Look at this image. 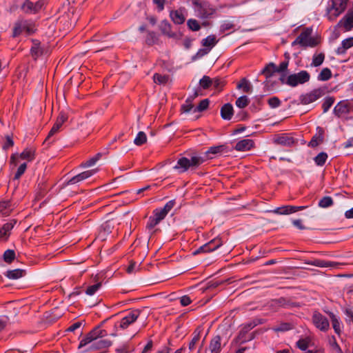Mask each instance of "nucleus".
Segmentation results:
<instances>
[{"label": "nucleus", "mask_w": 353, "mask_h": 353, "mask_svg": "<svg viewBox=\"0 0 353 353\" xmlns=\"http://www.w3.org/2000/svg\"><path fill=\"white\" fill-rule=\"evenodd\" d=\"M226 152V146L224 145H220L216 146L210 147L208 150L206 152V154L209 158L212 159L214 157L212 155L221 154L223 152Z\"/></svg>", "instance_id": "26"}, {"label": "nucleus", "mask_w": 353, "mask_h": 353, "mask_svg": "<svg viewBox=\"0 0 353 353\" xmlns=\"http://www.w3.org/2000/svg\"><path fill=\"white\" fill-rule=\"evenodd\" d=\"M268 105L271 108H278L281 105L280 99L276 97H272L268 100Z\"/></svg>", "instance_id": "54"}, {"label": "nucleus", "mask_w": 353, "mask_h": 353, "mask_svg": "<svg viewBox=\"0 0 353 353\" xmlns=\"http://www.w3.org/2000/svg\"><path fill=\"white\" fill-rule=\"evenodd\" d=\"M217 41H218L216 40V36L214 34H210L201 41V44L205 48H209L210 50H211L212 48L217 43Z\"/></svg>", "instance_id": "29"}, {"label": "nucleus", "mask_w": 353, "mask_h": 353, "mask_svg": "<svg viewBox=\"0 0 353 353\" xmlns=\"http://www.w3.org/2000/svg\"><path fill=\"white\" fill-rule=\"evenodd\" d=\"M20 157L21 159H25L28 161H31L34 158V152L31 149L24 150L19 155L17 153L12 154L10 157V163L13 165H17V159Z\"/></svg>", "instance_id": "12"}, {"label": "nucleus", "mask_w": 353, "mask_h": 353, "mask_svg": "<svg viewBox=\"0 0 353 353\" xmlns=\"http://www.w3.org/2000/svg\"><path fill=\"white\" fill-rule=\"evenodd\" d=\"M199 83L203 89H207L212 84V81L209 77L203 76L202 79H200Z\"/></svg>", "instance_id": "51"}, {"label": "nucleus", "mask_w": 353, "mask_h": 353, "mask_svg": "<svg viewBox=\"0 0 353 353\" xmlns=\"http://www.w3.org/2000/svg\"><path fill=\"white\" fill-rule=\"evenodd\" d=\"M327 157V153L321 152L314 158V161L316 165L323 166L325 165Z\"/></svg>", "instance_id": "34"}, {"label": "nucleus", "mask_w": 353, "mask_h": 353, "mask_svg": "<svg viewBox=\"0 0 353 353\" xmlns=\"http://www.w3.org/2000/svg\"><path fill=\"white\" fill-rule=\"evenodd\" d=\"M26 274V271L22 269H15V270H8L5 276L8 278L9 279H18L23 276H24Z\"/></svg>", "instance_id": "25"}, {"label": "nucleus", "mask_w": 353, "mask_h": 353, "mask_svg": "<svg viewBox=\"0 0 353 353\" xmlns=\"http://www.w3.org/2000/svg\"><path fill=\"white\" fill-rule=\"evenodd\" d=\"M169 79V76L165 74L155 73L153 75V81L158 85H165L168 82Z\"/></svg>", "instance_id": "32"}, {"label": "nucleus", "mask_w": 353, "mask_h": 353, "mask_svg": "<svg viewBox=\"0 0 353 353\" xmlns=\"http://www.w3.org/2000/svg\"><path fill=\"white\" fill-rule=\"evenodd\" d=\"M209 105V100L208 99L201 101L198 106L194 108V112H202L208 108Z\"/></svg>", "instance_id": "50"}, {"label": "nucleus", "mask_w": 353, "mask_h": 353, "mask_svg": "<svg viewBox=\"0 0 353 353\" xmlns=\"http://www.w3.org/2000/svg\"><path fill=\"white\" fill-rule=\"evenodd\" d=\"M96 172H97L96 170H90L83 172L79 174H77L76 176H73L72 178H71L68 181V184L73 185V184H76L79 182H81V181L92 176V175H94L96 173Z\"/></svg>", "instance_id": "15"}, {"label": "nucleus", "mask_w": 353, "mask_h": 353, "mask_svg": "<svg viewBox=\"0 0 353 353\" xmlns=\"http://www.w3.org/2000/svg\"><path fill=\"white\" fill-rule=\"evenodd\" d=\"M254 143L253 140L250 139H244L239 141L236 143L234 149L240 152L248 151L254 147Z\"/></svg>", "instance_id": "16"}, {"label": "nucleus", "mask_w": 353, "mask_h": 353, "mask_svg": "<svg viewBox=\"0 0 353 353\" xmlns=\"http://www.w3.org/2000/svg\"><path fill=\"white\" fill-rule=\"evenodd\" d=\"M347 0H330L331 4H329L327 8V14L330 20L335 19L346 8Z\"/></svg>", "instance_id": "3"}, {"label": "nucleus", "mask_w": 353, "mask_h": 353, "mask_svg": "<svg viewBox=\"0 0 353 353\" xmlns=\"http://www.w3.org/2000/svg\"><path fill=\"white\" fill-rule=\"evenodd\" d=\"M288 64H289L288 61H282L278 67L276 65V72H285L288 69Z\"/></svg>", "instance_id": "63"}, {"label": "nucleus", "mask_w": 353, "mask_h": 353, "mask_svg": "<svg viewBox=\"0 0 353 353\" xmlns=\"http://www.w3.org/2000/svg\"><path fill=\"white\" fill-rule=\"evenodd\" d=\"M348 112L347 105L342 102L338 103L333 110L334 114L338 117H340L342 114H346Z\"/></svg>", "instance_id": "30"}, {"label": "nucleus", "mask_w": 353, "mask_h": 353, "mask_svg": "<svg viewBox=\"0 0 353 353\" xmlns=\"http://www.w3.org/2000/svg\"><path fill=\"white\" fill-rule=\"evenodd\" d=\"M30 52H31L32 56L34 57V58H37L42 54L41 50L40 49L39 46L37 45L32 46L31 48Z\"/></svg>", "instance_id": "62"}, {"label": "nucleus", "mask_w": 353, "mask_h": 353, "mask_svg": "<svg viewBox=\"0 0 353 353\" xmlns=\"http://www.w3.org/2000/svg\"><path fill=\"white\" fill-rule=\"evenodd\" d=\"M140 314L141 312L139 310H131L119 322H117L115 326L123 330L126 329L137 321Z\"/></svg>", "instance_id": "7"}, {"label": "nucleus", "mask_w": 353, "mask_h": 353, "mask_svg": "<svg viewBox=\"0 0 353 353\" xmlns=\"http://www.w3.org/2000/svg\"><path fill=\"white\" fill-rule=\"evenodd\" d=\"M108 333L100 326L95 327L84 338H83L78 348H85L83 352L104 351L112 345L111 341L108 339H99L107 336Z\"/></svg>", "instance_id": "1"}, {"label": "nucleus", "mask_w": 353, "mask_h": 353, "mask_svg": "<svg viewBox=\"0 0 353 353\" xmlns=\"http://www.w3.org/2000/svg\"><path fill=\"white\" fill-rule=\"evenodd\" d=\"M274 143L283 146L290 147L295 143V140L290 135L282 134L274 139Z\"/></svg>", "instance_id": "18"}, {"label": "nucleus", "mask_w": 353, "mask_h": 353, "mask_svg": "<svg viewBox=\"0 0 353 353\" xmlns=\"http://www.w3.org/2000/svg\"><path fill=\"white\" fill-rule=\"evenodd\" d=\"M333 199L330 196H324L319 201V206L323 208L330 207L333 205Z\"/></svg>", "instance_id": "42"}, {"label": "nucleus", "mask_w": 353, "mask_h": 353, "mask_svg": "<svg viewBox=\"0 0 353 353\" xmlns=\"http://www.w3.org/2000/svg\"><path fill=\"white\" fill-rule=\"evenodd\" d=\"M147 141V137L145 132H139L137 134L134 140V143L137 145H141L143 143H145Z\"/></svg>", "instance_id": "41"}, {"label": "nucleus", "mask_w": 353, "mask_h": 353, "mask_svg": "<svg viewBox=\"0 0 353 353\" xmlns=\"http://www.w3.org/2000/svg\"><path fill=\"white\" fill-rule=\"evenodd\" d=\"M45 5L46 0H38L37 2L34 3L35 14L43 10L45 7Z\"/></svg>", "instance_id": "58"}, {"label": "nucleus", "mask_w": 353, "mask_h": 353, "mask_svg": "<svg viewBox=\"0 0 353 353\" xmlns=\"http://www.w3.org/2000/svg\"><path fill=\"white\" fill-rule=\"evenodd\" d=\"M325 94L324 88H317L312 90L311 92L306 93L305 94H302L300 97L301 103L303 105L310 104L314 101H316L317 99L321 98Z\"/></svg>", "instance_id": "8"}, {"label": "nucleus", "mask_w": 353, "mask_h": 353, "mask_svg": "<svg viewBox=\"0 0 353 353\" xmlns=\"http://www.w3.org/2000/svg\"><path fill=\"white\" fill-rule=\"evenodd\" d=\"M223 242L221 238L216 237L206 243V245L208 246L207 250L209 252H212L219 249L223 245Z\"/></svg>", "instance_id": "27"}, {"label": "nucleus", "mask_w": 353, "mask_h": 353, "mask_svg": "<svg viewBox=\"0 0 353 353\" xmlns=\"http://www.w3.org/2000/svg\"><path fill=\"white\" fill-rule=\"evenodd\" d=\"M276 72V65L273 63H270L261 71V74H264L266 77L265 85H268L270 79L272 77L273 74Z\"/></svg>", "instance_id": "21"}, {"label": "nucleus", "mask_w": 353, "mask_h": 353, "mask_svg": "<svg viewBox=\"0 0 353 353\" xmlns=\"http://www.w3.org/2000/svg\"><path fill=\"white\" fill-rule=\"evenodd\" d=\"M307 206H294V205H285L276 208L274 212L278 214H290L294 213L297 211L304 210Z\"/></svg>", "instance_id": "14"}, {"label": "nucleus", "mask_w": 353, "mask_h": 353, "mask_svg": "<svg viewBox=\"0 0 353 353\" xmlns=\"http://www.w3.org/2000/svg\"><path fill=\"white\" fill-rule=\"evenodd\" d=\"M170 17L172 21L177 25L183 24L185 20L184 10L182 9L172 10L170 13Z\"/></svg>", "instance_id": "17"}, {"label": "nucleus", "mask_w": 353, "mask_h": 353, "mask_svg": "<svg viewBox=\"0 0 353 353\" xmlns=\"http://www.w3.org/2000/svg\"><path fill=\"white\" fill-rule=\"evenodd\" d=\"M247 333L248 332H245V330L243 328L239 332V336H238V339H239V341L241 343H245V342L252 339V336L246 337L245 335H246Z\"/></svg>", "instance_id": "56"}, {"label": "nucleus", "mask_w": 353, "mask_h": 353, "mask_svg": "<svg viewBox=\"0 0 353 353\" xmlns=\"http://www.w3.org/2000/svg\"><path fill=\"white\" fill-rule=\"evenodd\" d=\"M344 312L346 315V321L349 322H353V307H346L344 310Z\"/></svg>", "instance_id": "60"}, {"label": "nucleus", "mask_w": 353, "mask_h": 353, "mask_svg": "<svg viewBox=\"0 0 353 353\" xmlns=\"http://www.w3.org/2000/svg\"><path fill=\"white\" fill-rule=\"evenodd\" d=\"M221 339L219 336H214L210 341L209 349L211 353H220L221 350Z\"/></svg>", "instance_id": "23"}, {"label": "nucleus", "mask_w": 353, "mask_h": 353, "mask_svg": "<svg viewBox=\"0 0 353 353\" xmlns=\"http://www.w3.org/2000/svg\"><path fill=\"white\" fill-rule=\"evenodd\" d=\"M193 4L196 15L201 19H208L215 12V9L208 2L195 0Z\"/></svg>", "instance_id": "4"}, {"label": "nucleus", "mask_w": 353, "mask_h": 353, "mask_svg": "<svg viewBox=\"0 0 353 353\" xmlns=\"http://www.w3.org/2000/svg\"><path fill=\"white\" fill-rule=\"evenodd\" d=\"M310 79V74L306 70H301L298 73L289 75L285 83L291 87H296L299 84L308 82Z\"/></svg>", "instance_id": "6"}, {"label": "nucleus", "mask_w": 353, "mask_h": 353, "mask_svg": "<svg viewBox=\"0 0 353 353\" xmlns=\"http://www.w3.org/2000/svg\"><path fill=\"white\" fill-rule=\"evenodd\" d=\"M176 201L174 199L170 200L166 203L163 208H162V210L165 212L167 214L169 212L174 208L175 205Z\"/></svg>", "instance_id": "59"}, {"label": "nucleus", "mask_w": 353, "mask_h": 353, "mask_svg": "<svg viewBox=\"0 0 353 353\" xmlns=\"http://www.w3.org/2000/svg\"><path fill=\"white\" fill-rule=\"evenodd\" d=\"M101 283L99 282L88 286L85 290V294L89 296H93L101 288Z\"/></svg>", "instance_id": "44"}, {"label": "nucleus", "mask_w": 353, "mask_h": 353, "mask_svg": "<svg viewBox=\"0 0 353 353\" xmlns=\"http://www.w3.org/2000/svg\"><path fill=\"white\" fill-rule=\"evenodd\" d=\"M17 223L16 219H11L0 228V241L6 242L9 239L11 231Z\"/></svg>", "instance_id": "11"}, {"label": "nucleus", "mask_w": 353, "mask_h": 353, "mask_svg": "<svg viewBox=\"0 0 353 353\" xmlns=\"http://www.w3.org/2000/svg\"><path fill=\"white\" fill-rule=\"evenodd\" d=\"M291 325L288 323H283L279 325L278 327H274L273 330L275 332H285L291 330Z\"/></svg>", "instance_id": "55"}, {"label": "nucleus", "mask_w": 353, "mask_h": 353, "mask_svg": "<svg viewBox=\"0 0 353 353\" xmlns=\"http://www.w3.org/2000/svg\"><path fill=\"white\" fill-rule=\"evenodd\" d=\"M15 258V252L12 250H7L3 254V260L6 263H11Z\"/></svg>", "instance_id": "46"}, {"label": "nucleus", "mask_w": 353, "mask_h": 353, "mask_svg": "<svg viewBox=\"0 0 353 353\" xmlns=\"http://www.w3.org/2000/svg\"><path fill=\"white\" fill-rule=\"evenodd\" d=\"M332 341H330V345L332 349L336 352V353H343L334 337L332 338Z\"/></svg>", "instance_id": "64"}, {"label": "nucleus", "mask_w": 353, "mask_h": 353, "mask_svg": "<svg viewBox=\"0 0 353 353\" xmlns=\"http://www.w3.org/2000/svg\"><path fill=\"white\" fill-rule=\"evenodd\" d=\"M152 215L159 221L161 222L162 220H163L165 218V216H167V214L162 210L161 208H156L155 210H154V211L152 212Z\"/></svg>", "instance_id": "47"}, {"label": "nucleus", "mask_w": 353, "mask_h": 353, "mask_svg": "<svg viewBox=\"0 0 353 353\" xmlns=\"http://www.w3.org/2000/svg\"><path fill=\"white\" fill-rule=\"evenodd\" d=\"M26 168H27L26 163H23L21 164L14 174V179L18 180L24 174Z\"/></svg>", "instance_id": "52"}, {"label": "nucleus", "mask_w": 353, "mask_h": 353, "mask_svg": "<svg viewBox=\"0 0 353 353\" xmlns=\"http://www.w3.org/2000/svg\"><path fill=\"white\" fill-rule=\"evenodd\" d=\"M190 168L188 159L182 157L177 161L176 164L174 166V169L178 170L179 172H184Z\"/></svg>", "instance_id": "24"}, {"label": "nucleus", "mask_w": 353, "mask_h": 353, "mask_svg": "<svg viewBox=\"0 0 353 353\" xmlns=\"http://www.w3.org/2000/svg\"><path fill=\"white\" fill-rule=\"evenodd\" d=\"M334 103V99L331 97H328L324 99L323 103L322 104V108L323 110V112H327L329 109L332 107L333 103Z\"/></svg>", "instance_id": "45"}, {"label": "nucleus", "mask_w": 353, "mask_h": 353, "mask_svg": "<svg viewBox=\"0 0 353 353\" xmlns=\"http://www.w3.org/2000/svg\"><path fill=\"white\" fill-rule=\"evenodd\" d=\"M199 339H200V332H196V331H195L194 332V336L189 343L188 347L190 351H192L194 349L195 345H196V343L199 341Z\"/></svg>", "instance_id": "53"}, {"label": "nucleus", "mask_w": 353, "mask_h": 353, "mask_svg": "<svg viewBox=\"0 0 353 353\" xmlns=\"http://www.w3.org/2000/svg\"><path fill=\"white\" fill-rule=\"evenodd\" d=\"M332 77V72L328 68H323L319 74L317 79L321 81L329 80Z\"/></svg>", "instance_id": "36"}, {"label": "nucleus", "mask_w": 353, "mask_h": 353, "mask_svg": "<svg viewBox=\"0 0 353 353\" xmlns=\"http://www.w3.org/2000/svg\"><path fill=\"white\" fill-rule=\"evenodd\" d=\"M310 264L321 268L335 267L336 265V263L334 262L320 259H316L314 261H312Z\"/></svg>", "instance_id": "33"}, {"label": "nucleus", "mask_w": 353, "mask_h": 353, "mask_svg": "<svg viewBox=\"0 0 353 353\" xmlns=\"http://www.w3.org/2000/svg\"><path fill=\"white\" fill-rule=\"evenodd\" d=\"M238 88H242L243 92L250 93L252 90V86L250 83L246 79H243L237 85Z\"/></svg>", "instance_id": "39"}, {"label": "nucleus", "mask_w": 353, "mask_h": 353, "mask_svg": "<svg viewBox=\"0 0 353 353\" xmlns=\"http://www.w3.org/2000/svg\"><path fill=\"white\" fill-rule=\"evenodd\" d=\"M322 141H323V137H321V136H319V137L314 136L310 141L308 145L312 148H314V147L317 146L320 143H321Z\"/></svg>", "instance_id": "61"}, {"label": "nucleus", "mask_w": 353, "mask_h": 353, "mask_svg": "<svg viewBox=\"0 0 353 353\" xmlns=\"http://www.w3.org/2000/svg\"><path fill=\"white\" fill-rule=\"evenodd\" d=\"M190 167H196L199 165L203 162V159L201 157L192 156L190 159H188Z\"/></svg>", "instance_id": "49"}, {"label": "nucleus", "mask_w": 353, "mask_h": 353, "mask_svg": "<svg viewBox=\"0 0 353 353\" xmlns=\"http://www.w3.org/2000/svg\"><path fill=\"white\" fill-rule=\"evenodd\" d=\"M193 99H194V97H190L185 100V103L181 105V111L183 112L187 113V112H190L192 110H194V107L192 104Z\"/></svg>", "instance_id": "37"}, {"label": "nucleus", "mask_w": 353, "mask_h": 353, "mask_svg": "<svg viewBox=\"0 0 353 353\" xmlns=\"http://www.w3.org/2000/svg\"><path fill=\"white\" fill-rule=\"evenodd\" d=\"M14 209L10 200H3L0 201V216H8Z\"/></svg>", "instance_id": "19"}, {"label": "nucleus", "mask_w": 353, "mask_h": 353, "mask_svg": "<svg viewBox=\"0 0 353 353\" xmlns=\"http://www.w3.org/2000/svg\"><path fill=\"white\" fill-rule=\"evenodd\" d=\"M345 31H350L353 28V17L348 12L339 22Z\"/></svg>", "instance_id": "28"}, {"label": "nucleus", "mask_w": 353, "mask_h": 353, "mask_svg": "<svg viewBox=\"0 0 353 353\" xmlns=\"http://www.w3.org/2000/svg\"><path fill=\"white\" fill-rule=\"evenodd\" d=\"M331 319H332V327H333V329L334 330V332L337 334H340L341 332V321H339V319L334 314H332L331 316Z\"/></svg>", "instance_id": "43"}, {"label": "nucleus", "mask_w": 353, "mask_h": 353, "mask_svg": "<svg viewBox=\"0 0 353 353\" xmlns=\"http://www.w3.org/2000/svg\"><path fill=\"white\" fill-rule=\"evenodd\" d=\"M34 31V25L32 21L29 20H19L14 25L12 37H17L24 32L28 34H32Z\"/></svg>", "instance_id": "5"}, {"label": "nucleus", "mask_w": 353, "mask_h": 353, "mask_svg": "<svg viewBox=\"0 0 353 353\" xmlns=\"http://www.w3.org/2000/svg\"><path fill=\"white\" fill-rule=\"evenodd\" d=\"M312 28H306L292 42V45L299 44L303 47H314L318 44L317 41L312 37Z\"/></svg>", "instance_id": "2"}, {"label": "nucleus", "mask_w": 353, "mask_h": 353, "mask_svg": "<svg viewBox=\"0 0 353 353\" xmlns=\"http://www.w3.org/2000/svg\"><path fill=\"white\" fill-rule=\"evenodd\" d=\"M21 10L26 14H35L34 3L30 0H25L21 6Z\"/></svg>", "instance_id": "31"}, {"label": "nucleus", "mask_w": 353, "mask_h": 353, "mask_svg": "<svg viewBox=\"0 0 353 353\" xmlns=\"http://www.w3.org/2000/svg\"><path fill=\"white\" fill-rule=\"evenodd\" d=\"M250 100L245 95L239 97L235 102L236 105L239 108H244L248 105Z\"/></svg>", "instance_id": "40"}, {"label": "nucleus", "mask_w": 353, "mask_h": 353, "mask_svg": "<svg viewBox=\"0 0 353 353\" xmlns=\"http://www.w3.org/2000/svg\"><path fill=\"white\" fill-rule=\"evenodd\" d=\"M234 114V110L232 104L228 103L221 108V117L224 120H230Z\"/></svg>", "instance_id": "22"}, {"label": "nucleus", "mask_w": 353, "mask_h": 353, "mask_svg": "<svg viewBox=\"0 0 353 353\" xmlns=\"http://www.w3.org/2000/svg\"><path fill=\"white\" fill-rule=\"evenodd\" d=\"M187 26L189 29H190L192 31H198L200 30L201 26L199 23V22L194 19H190L187 21Z\"/></svg>", "instance_id": "48"}, {"label": "nucleus", "mask_w": 353, "mask_h": 353, "mask_svg": "<svg viewBox=\"0 0 353 353\" xmlns=\"http://www.w3.org/2000/svg\"><path fill=\"white\" fill-rule=\"evenodd\" d=\"M159 223L160 221H159L153 215H152L149 217L146 226L148 229H152Z\"/></svg>", "instance_id": "57"}, {"label": "nucleus", "mask_w": 353, "mask_h": 353, "mask_svg": "<svg viewBox=\"0 0 353 353\" xmlns=\"http://www.w3.org/2000/svg\"><path fill=\"white\" fill-rule=\"evenodd\" d=\"M312 322L316 328L323 332L327 331L330 327L328 319L319 312L314 313Z\"/></svg>", "instance_id": "9"}, {"label": "nucleus", "mask_w": 353, "mask_h": 353, "mask_svg": "<svg viewBox=\"0 0 353 353\" xmlns=\"http://www.w3.org/2000/svg\"><path fill=\"white\" fill-rule=\"evenodd\" d=\"M67 119L68 115L65 112H61L57 119L56 122L54 123L52 129L49 132L48 135L46 139V141L51 142V137L59 130L63 123L65 122Z\"/></svg>", "instance_id": "10"}, {"label": "nucleus", "mask_w": 353, "mask_h": 353, "mask_svg": "<svg viewBox=\"0 0 353 353\" xmlns=\"http://www.w3.org/2000/svg\"><path fill=\"white\" fill-rule=\"evenodd\" d=\"M353 47V37L347 38L341 41V44L336 50L337 54H344L347 50Z\"/></svg>", "instance_id": "20"}, {"label": "nucleus", "mask_w": 353, "mask_h": 353, "mask_svg": "<svg viewBox=\"0 0 353 353\" xmlns=\"http://www.w3.org/2000/svg\"><path fill=\"white\" fill-rule=\"evenodd\" d=\"M310 343L311 339L309 337L301 338L296 342V346L299 349L306 351Z\"/></svg>", "instance_id": "35"}, {"label": "nucleus", "mask_w": 353, "mask_h": 353, "mask_svg": "<svg viewBox=\"0 0 353 353\" xmlns=\"http://www.w3.org/2000/svg\"><path fill=\"white\" fill-rule=\"evenodd\" d=\"M325 59V54L323 53L314 54L312 57V66H320Z\"/></svg>", "instance_id": "38"}, {"label": "nucleus", "mask_w": 353, "mask_h": 353, "mask_svg": "<svg viewBox=\"0 0 353 353\" xmlns=\"http://www.w3.org/2000/svg\"><path fill=\"white\" fill-rule=\"evenodd\" d=\"M160 29L161 32L168 37L169 38H172L174 39H179L181 38V34L177 32H174L171 30V25L170 23L164 20L161 22L160 26Z\"/></svg>", "instance_id": "13"}]
</instances>
